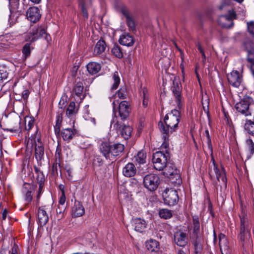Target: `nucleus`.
<instances>
[{
  "mask_svg": "<svg viewBox=\"0 0 254 254\" xmlns=\"http://www.w3.org/2000/svg\"><path fill=\"white\" fill-rule=\"evenodd\" d=\"M167 177L169 179L170 182L175 186H178L182 183V180L179 172Z\"/></svg>",
  "mask_w": 254,
  "mask_h": 254,
  "instance_id": "obj_36",
  "label": "nucleus"
},
{
  "mask_svg": "<svg viewBox=\"0 0 254 254\" xmlns=\"http://www.w3.org/2000/svg\"><path fill=\"white\" fill-rule=\"evenodd\" d=\"M43 187H44V184H39V189H38L37 194L36 196V199H37V201L38 203L39 202L41 194L43 192Z\"/></svg>",
  "mask_w": 254,
  "mask_h": 254,
  "instance_id": "obj_55",
  "label": "nucleus"
},
{
  "mask_svg": "<svg viewBox=\"0 0 254 254\" xmlns=\"http://www.w3.org/2000/svg\"><path fill=\"white\" fill-rule=\"evenodd\" d=\"M4 130L10 131L11 132L17 133L19 131H20V127H19L17 128H6V129H4Z\"/></svg>",
  "mask_w": 254,
  "mask_h": 254,
  "instance_id": "obj_61",
  "label": "nucleus"
},
{
  "mask_svg": "<svg viewBox=\"0 0 254 254\" xmlns=\"http://www.w3.org/2000/svg\"><path fill=\"white\" fill-rule=\"evenodd\" d=\"M132 128L129 126H124L121 130V134L125 139H128L131 136Z\"/></svg>",
  "mask_w": 254,
  "mask_h": 254,
  "instance_id": "obj_38",
  "label": "nucleus"
},
{
  "mask_svg": "<svg viewBox=\"0 0 254 254\" xmlns=\"http://www.w3.org/2000/svg\"><path fill=\"white\" fill-rule=\"evenodd\" d=\"M28 20L32 22L36 23L41 18L39 9L35 6L30 7L26 12Z\"/></svg>",
  "mask_w": 254,
  "mask_h": 254,
  "instance_id": "obj_15",
  "label": "nucleus"
},
{
  "mask_svg": "<svg viewBox=\"0 0 254 254\" xmlns=\"http://www.w3.org/2000/svg\"><path fill=\"white\" fill-rule=\"evenodd\" d=\"M248 61L251 64V69L254 76V49L252 48L248 51Z\"/></svg>",
  "mask_w": 254,
  "mask_h": 254,
  "instance_id": "obj_40",
  "label": "nucleus"
},
{
  "mask_svg": "<svg viewBox=\"0 0 254 254\" xmlns=\"http://www.w3.org/2000/svg\"><path fill=\"white\" fill-rule=\"evenodd\" d=\"M8 214V211L5 209L3 210L2 213V220H5Z\"/></svg>",
  "mask_w": 254,
  "mask_h": 254,
  "instance_id": "obj_63",
  "label": "nucleus"
},
{
  "mask_svg": "<svg viewBox=\"0 0 254 254\" xmlns=\"http://www.w3.org/2000/svg\"><path fill=\"white\" fill-rule=\"evenodd\" d=\"M116 95L121 99H125L127 98V94L126 88H120L116 93Z\"/></svg>",
  "mask_w": 254,
  "mask_h": 254,
  "instance_id": "obj_49",
  "label": "nucleus"
},
{
  "mask_svg": "<svg viewBox=\"0 0 254 254\" xmlns=\"http://www.w3.org/2000/svg\"><path fill=\"white\" fill-rule=\"evenodd\" d=\"M65 207L64 206L58 205L56 209L57 216L58 220L63 219L64 217V212Z\"/></svg>",
  "mask_w": 254,
  "mask_h": 254,
  "instance_id": "obj_48",
  "label": "nucleus"
},
{
  "mask_svg": "<svg viewBox=\"0 0 254 254\" xmlns=\"http://www.w3.org/2000/svg\"><path fill=\"white\" fill-rule=\"evenodd\" d=\"M134 38L128 33H124L122 34L119 39L120 44L127 47H131L134 43Z\"/></svg>",
  "mask_w": 254,
  "mask_h": 254,
  "instance_id": "obj_19",
  "label": "nucleus"
},
{
  "mask_svg": "<svg viewBox=\"0 0 254 254\" xmlns=\"http://www.w3.org/2000/svg\"><path fill=\"white\" fill-rule=\"evenodd\" d=\"M170 155L166 154L163 151H156L152 156L154 168L158 171H163L169 162Z\"/></svg>",
  "mask_w": 254,
  "mask_h": 254,
  "instance_id": "obj_6",
  "label": "nucleus"
},
{
  "mask_svg": "<svg viewBox=\"0 0 254 254\" xmlns=\"http://www.w3.org/2000/svg\"><path fill=\"white\" fill-rule=\"evenodd\" d=\"M18 251V247L17 245L14 244L12 248L9 251V254H19Z\"/></svg>",
  "mask_w": 254,
  "mask_h": 254,
  "instance_id": "obj_57",
  "label": "nucleus"
},
{
  "mask_svg": "<svg viewBox=\"0 0 254 254\" xmlns=\"http://www.w3.org/2000/svg\"><path fill=\"white\" fill-rule=\"evenodd\" d=\"M247 29L249 33L252 36H254V21H251L247 23Z\"/></svg>",
  "mask_w": 254,
  "mask_h": 254,
  "instance_id": "obj_51",
  "label": "nucleus"
},
{
  "mask_svg": "<svg viewBox=\"0 0 254 254\" xmlns=\"http://www.w3.org/2000/svg\"><path fill=\"white\" fill-rule=\"evenodd\" d=\"M33 47L31 46V43L25 44L22 48V53L25 59L30 56L31 50Z\"/></svg>",
  "mask_w": 254,
  "mask_h": 254,
  "instance_id": "obj_44",
  "label": "nucleus"
},
{
  "mask_svg": "<svg viewBox=\"0 0 254 254\" xmlns=\"http://www.w3.org/2000/svg\"><path fill=\"white\" fill-rule=\"evenodd\" d=\"M85 213L84 208L79 201H75L74 206L72 208V217H77L82 216Z\"/></svg>",
  "mask_w": 254,
  "mask_h": 254,
  "instance_id": "obj_25",
  "label": "nucleus"
},
{
  "mask_svg": "<svg viewBox=\"0 0 254 254\" xmlns=\"http://www.w3.org/2000/svg\"><path fill=\"white\" fill-rule=\"evenodd\" d=\"M160 183L159 177L154 174H149L145 175L143 178L144 187L150 191L155 190Z\"/></svg>",
  "mask_w": 254,
  "mask_h": 254,
  "instance_id": "obj_9",
  "label": "nucleus"
},
{
  "mask_svg": "<svg viewBox=\"0 0 254 254\" xmlns=\"http://www.w3.org/2000/svg\"><path fill=\"white\" fill-rule=\"evenodd\" d=\"M244 129L249 135L254 137V115L252 119H246Z\"/></svg>",
  "mask_w": 254,
  "mask_h": 254,
  "instance_id": "obj_29",
  "label": "nucleus"
},
{
  "mask_svg": "<svg viewBox=\"0 0 254 254\" xmlns=\"http://www.w3.org/2000/svg\"><path fill=\"white\" fill-rule=\"evenodd\" d=\"M174 242L178 246L185 247L188 243L187 234L181 231H177L174 235Z\"/></svg>",
  "mask_w": 254,
  "mask_h": 254,
  "instance_id": "obj_16",
  "label": "nucleus"
},
{
  "mask_svg": "<svg viewBox=\"0 0 254 254\" xmlns=\"http://www.w3.org/2000/svg\"><path fill=\"white\" fill-rule=\"evenodd\" d=\"M213 170L215 173L217 180L218 181L220 182L221 181L225 187H226L227 186V178L225 171L223 167H221V170H220L218 167V165L213 166Z\"/></svg>",
  "mask_w": 254,
  "mask_h": 254,
  "instance_id": "obj_22",
  "label": "nucleus"
},
{
  "mask_svg": "<svg viewBox=\"0 0 254 254\" xmlns=\"http://www.w3.org/2000/svg\"><path fill=\"white\" fill-rule=\"evenodd\" d=\"M219 245L222 254H231V251L228 245V241L226 236L220 233L218 236Z\"/></svg>",
  "mask_w": 254,
  "mask_h": 254,
  "instance_id": "obj_17",
  "label": "nucleus"
},
{
  "mask_svg": "<svg viewBox=\"0 0 254 254\" xmlns=\"http://www.w3.org/2000/svg\"><path fill=\"white\" fill-rule=\"evenodd\" d=\"M33 139L35 145H38L39 143L41 144H43L41 141V139L40 137V132L38 131V129H37L35 134L34 136L33 137Z\"/></svg>",
  "mask_w": 254,
  "mask_h": 254,
  "instance_id": "obj_50",
  "label": "nucleus"
},
{
  "mask_svg": "<svg viewBox=\"0 0 254 254\" xmlns=\"http://www.w3.org/2000/svg\"><path fill=\"white\" fill-rule=\"evenodd\" d=\"M237 15L233 9L228 10V14L221 15L218 20V23L223 28H231L233 27V20L236 19Z\"/></svg>",
  "mask_w": 254,
  "mask_h": 254,
  "instance_id": "obj_12",
  "label": "nucleus"
},
{
  "mask_svg": "<svg viewBox=\"0 0 254 254\" xmlns=\"http://www.w3.org/2000/svg\"><path fill=\"white\" fill-rule=\"evenodd\" d=\"M112 53L116 57L121 59L124 56V54L122 49L117 44H115L113 47L112 49Z\"/></svg>",
  "mask_w": 254,
  "mask_h": 254,
  "instance_id": "obj_37",
  "label": "nucleus"
},
{
  "mask_svg": "<svg viewBox=\"0 0 254 254\" xmlns=\"http://www.w3.org/2000/svg\"><path fill=\"white\" fill-rule=\"evenodd\" d=\"M163 171V175L166 177L169 176H172L174 174H176V173L179 172L175 165L173 163H170L169 162L167 163Z\"/></svg>",
  "mask_w": 254,
  "mask_h": 254,
  "instance_id": "obj_28",
  "label": "nucleus"
},
{
  "mask_svg": "<svg viewBox=\"0 0 254 254\" xmlns=\"http://www.w3.org/2000/svg\"><path fill=\"white\" fill-rule=\"evenodd\" d=\"M135 161L139 165H142L146 163V153L145 151L141 150L139 151L134 156Z\"/></svg>",
  "mask_w": 254,
  "mask_h": 254,
  "instance_id": "obj_32",
  "label": "nucleus"
},
{
  "mask_svg": "<svg viewBox=\"0 0 254 254\" xmlns=\"http://www.w3.org/2000/svg\"><path fill=\"white\" fill-rule=\"evenodd\" d=\"M159 215L161 218L169 219L173 216V211L167 208H162L159 210Z\"/></svg>",
  "mask_w": 254,
  "mask_h": 254,
  "instance_id": "obj_42",
  "label": "nucleus"
},
{
  "mask_svg": "<svg viewBox=\"0 0 254 254\" xmlns=\"http://www.w3.org/2000/svg\"><path fill=\"white\" fill-rule=\"evenodd\" d=\"M137 172L136 168L133 163L129 162L123 168V174L126 177L134 176Z\"/></svg>",
  "mask_w": 254,
  "mask_h": 254,
  "instance_id": "obj_24",
  "label": "nucleus"
},
{
  "mask_svg": "<svg viewBox=\"0 0 254 254\" xmlns=\"http://www.w3.org/2000/svg\"><path fill=\"white\" fill-rule=\"evenodd\" d=\"M10 14L9 21L14 23L17 18L24 14L28 7V5L24 2L20 3L19 0H9Z\"/></svg>",
  "mask_w": 254,
  "mask_h": 254,
  "instance_id": "obj_4",
  "label": "nucleus"
},
{
  "mask_svg": "<svg viewBox=\"0 0 254 254\" xmlns=\"http://www.w3.org/2000/svg\"><path fill=\"white\" fill-rule=\"evenodd\" d=\"M205 134L206 135V136L207 137V143L208 145V148L211 150V151H212V146L211 144V138L209 133V131L206 129L205 131Z\"/></svg>",
  "mask_w": 254,
  "mask_h": 254,
  "instance_id": "obj_54",
  "label": "nucleus"
},
{
  "mask_svg": "<svg viewBox=\"0 0 254 254\" xmlns=\"http://www.w3.org/2000/svg\"><path fill=\"white\" fill-rule=\"evenodd\" d=\"M163 137L164 139V141L162 144L160 149L162 150L161 151H163V152L166 154H168L170 155V149L169 148V142H168V137H165L164 136V134H163Z\"/></svg>",
  "mask_w": 254,
  "mask_h": 254,
  "instance_id": "obj_45",
  "label": "nucleus"
},
{
  "mask_svg": "<svg viewBox=\"0 0 254 254\" xmlns=\"http://www.w3.org/2000/svg\"><path fill=\"white\" fill-rule=\"evenodd\" d=\"M37 216L39 226L41 227L44 226L49 221V217L43 207L39 208Z\"/></svg>",
  "mask_w": 254,
  "mask_h": 254,
  "instance_id": "obj_21",
  "label": "nucleus"
},
{
  "mask_svg": "<svg viewBox=\"0 0 254 254\" xmlns=\"http://www.w3.org/2000/svg\"><path fill=\"white\" fill-rule=\"evenodd\" d=\"M61 150L57 149L55 153V157H56V162H59L61 161Z\"/></svg>",
  "mask_w": 254,
  "mask_h": 254,
  "instance_id": "obj_60",
  "label": "nucleus"
},
{
  "mask_svg": "<svg viewBox=\"0 0 254 254\" xmlns=\"http://www.w3.org/2000/svg\"><path fill=\"white\" fill-rule=\"evenodd\" d=\"M77 132V130L75 129L66 128L63 129L60 133L64 140L69 142Z\"/></svg>",
  "mask_w": 254,
  "mask_h": 254,
  "instance_id": "obj_23",
  "label": "nucleus"
},
{
  "mask_svg": "<svg viewBox=\"0 0 254 254\" xmlns=\"http://www.w3.org/2000/svg\"><path fill=\"white\" fill-rule=\"evenodd\" d=\"M134 230L138 232L142 233L146 228V223L143 219L135 218L133 220Z\"/></svg>",
  "mask_w": 254,
  "mask_h": 254,
  "instance_id": "obj_30",
  "label": "nucleus"
},
{
  "mask_svg": "<svg viewBox=\"0 0 254 254\" xmlns=\"http://www.w3.org/2000/svg\"><path fill=\"white\" fill-rule=\"evenodd\" d=\"M106 45L105 42L100 40L97 42L94 49V54L95 55H99L103 53L106 49Z\"/></svg>",
  "mask_w": 254,
  "mask_h": 254,
  "instance_id": "obj_33",
  "label": "nucleus"
},
{
  "mask_svg": "<svg viewBox=\"0 0 254 254\" xmlns=\"http://www.w3.org/2000/svg\"><path fill=\"white\" fill-rule=\"evenodd\" d=\"M34 190V187L29 183H24L22 191L24 195V199L27 203L30 202L32 200V190Z\"/></svg>",
  "mask_w": 254,
  "mask_h": 254,
  "instance_id": "obj_20",
  "label": "nucleus"
},
{
  "mask_svg": "<svg viewBox=\"0 0 254 254\" xmlns=\"http://www.w3.org/2000/svg\"><path fill=\"white\" fill-rule=\"evenodd\" d=\"M125 148L124 145L120 143L111 144L108 142H102L99 146L101 153L107 160H110L121 156Z\"/></svg>",
  "mask_w": 254,
  "mask_h": 254,
  "instance_id": "obj_2",
  "label": "nucleus"
},
{
  "mask_svg": "<svg viewBox=\"0 0 254 254\" xmlns=\"http://www.w3.org/2000/svg\"><path fill=\"white\" fill-rule=\"evenodd\" d=\"M120 10L126 18V22L129 31L135 33L136 30L135 21L128 8L124 6L121 8Z\"/></svg>",
  "mask_w": 254,
  "mask_h": 254,
  "instance_id": "obj_14",
  "label": "nucleus"
},
{
  "mask_svg": "<svg viewBox=\"0 0 254 254\" xmlns=\"http://www.w3.org/2000/svg\"><path fill=\"white\" fill-rule=\"evenodd\" d=\"M30 94V92L28 89H24L22 92V98L24 100H27Z\"/></svg>",
  "mask_w": 254,
  "mask_h": 254,
  "instance_id": "obj_59",
  "label": "nucleus"
},
{
  "mask_svg": "<svg viewBox=\"0 0 254 254\" xmlns=\"http://www.w3.org/2000/svg\"><path fill=\"white\" fill-rule=\"evenodd\" d=\"M229 83L234 87H238L241 83L242 76L238 71H233L227 75Z\"/></svg>",
  "mask_w": 254,
  "mask_h": 254,
  "instance_id": "obj_18",
  "label": "nucleus"
},
{
  "mask_svg": "<svg viewBox=\"0 0 254 254\" xmlns=\"http://www.w3.org/2000/svg\"><path fill=\"white\" fill-rule=\"evenodd\" d=\"M118 113L121 119L125 121L128 118L131 111L130 104L127 101L121 102L118 106Z\"/></svg>",
  "mask_w": 254,
  "mask_h": 254,
  "instance_id": "obj_13",
  "label": "nucleus"
},
{
  "mask_svg": "<svg viewBox=\"0 0 254 254\" xmlns=\"http://www.w3.org/2000/svg\"><path fill=\"white\" fill-rule=\"evenodd\" d=\"M114 127H115L116 129L118 130L119 129L121 128V126L119 124V122L117 121L114 124Z\"/></svg>",
  "mask_w": 254,
  "mask_h": 254,
  "instance_id": "obj_64",
  "label": "nucleus"
},
{
  "mask_svg": "<svg viewBox=\"0 0 254 254\" xmlns=\"http://www.w3.org/2000/svg\"><path fill=\"white\" fill-rule=\"evenodd\" d=\"M34 169L36 175V180L38 184H44L45 179L43 172L36 166H34Z\"/></svg>",
  "mask_w": 254,
  "mask_h": 254,
  "instance_id": "obj_41",
  "label": "nucleus"
},
{
  "mask_svg": "<svg viewBox=\"0 0 254 254\" xmlns=\"http://www.w3.org/2000/svg\"><path fill=\"white\" fill-rule=\"evenodd\" d=\"M146 247L151 252L157 251L159 248V243L156 240H150L146 243Z\"/></svg>",
  "mask_w": 254,
  "mask_h": 254,
  "instance_id": "obj_39",
  "label": "nucleus"
},
{
  "mask_svg": "<svg viewBox=\"0 0 254 254\" xmlns=\"http://www.w3.org/2000/svg\"><path fill=\"white\" fill-rule=\"evenodd\" d=\"M63 121V117L61 114H59L56 117V123L54 126V131L57 136L60 135L61 127Z\"/></svg>",
  "mask_w": 254,
  "mask_h": 254,
  "instance_id": "obj_35",
  "label": "nucleus"
},
{
  "mask_svg": "<svg viewBox=\"0 0 254 254\" xmlns=\"http://www.w3.org/2000/svg\"><path fill=\"white\" fill-rule=\"evenodd\" d=\"M201 102H202V104L204 105V103L203 102V99H202ZM208 105H209V102L207 101L206 102V107H205L204 105H203V108L204 111L207 114V115H208V114H209Z\"/></svg>",
  "mask_w": 254,
  "mask_h": 254,
  "instance_id": "obj_62",
  "label": "nucleus"
},
{
  "mask_svg": "<svg viewBox=\"0 0 254 254\" xmlns=\"http://www.w3.org/2000/svg\"><path fill=\"white\" fill-rule=\"evenodd\" d=\"M91 0H78L79 5L81 7L83 16L87 19L88 17V13L87 12V6L90 3Z\"/></svg>",
  "mask_w": 254,
  "mask_h": 254,
  "instance_id": "obj_34",
  "label": "nucleus"
},
{
  "mask_svg": "<svg viewBox=\"0 0 254 254\" xmlns=\"http://www.w3.org/2000/svg\"><path fill=\"white\" fill-rule=\"evenodd\" d=\"M252 99L248 96L245 97L239 102L236 103L235 108L237 112L246 117L252 115V109L250 107Z\"/></svg>",
  "mask_w": 254,
  "mask_h": 254,
  "instance_id": "obj_8",
  "label": "nucleus"
},
{
  "mask_svg": "<svg viewBox=\"0 0 254 254\" xmlns=\"http://www.w3.org/2000/svg\"><path fill=\"white\" fill-rule=\"evenodd\" d=\"M147 93V90H146L145 89H143V91H142V93H143L142 96H143V98L142 103H143V105L144 107H146L147 106V104H148V100H147V99H146Z\"/></svg>",
  "mask_w": 254,
  "mask_h": 254,
  "instance_id": "obj_56",
  "label": "nucleus"
},
{
  "mask_svg": "<svg viewBox=\"0 0 254 254\" xmlns=\"http://www.w3.org/2000/svg\"><path fill=\"white\" fill-rule=\"evenodd\" d=\"M35 156L38 164H41L44 159L45 149L43 144L35 145Z\"/></svg>",
  "mask_w": 254,
  "mask_h": 254,
  "instance_id": "obj_26",
  "label": "nucleus"
},
{
  "mask_svg": "<svg viewBox=\"0 0 254 254\" xmlns=\"http://www.w3.org/2000/svg\"><path fill=\"white\" fill-rule=\"evenodd\" d=\"M88 72L92 75L95 74L101 70V66L99 63L96 62H90L86 65Z\"/></svg>",
  "mask_w": 254,
  "mask_h": 254,
  "instance_id": "obj_31",
  "label": "nucleus"
},
{
  "mask_svg": "<svg viewBox=\"0 0 254 254\" xmlns=\"http://www.w3.org/2000/svg\"><path fill=\"white\" fill-rule=\"evenodd\" d=\"M171 90L175 98L177 108L181 109L184 104V99L182 94V86L179 78H174L171 87Z\"/></svg>",
  "mask_w": 254,
  "mask_h": 254,
  "instance_id": "obj_5",
  "label": "nucleus"
},
{
  "mask_svg": "<svg viewBox=\"0 0 254 254\" xmlns=\"http://www.w3.org/2000/svg\"><path fill=\"white\" fill-rule=\"evenodd\" d=\"M77 110H78L75 108V102L73 101L71 102L66 109V115L68 117H70L71 115L75 114Z\"/></svg>",
  "mask_w": 254,
  "mask_h": 254,
  "instance_id": "obj_43",
  "label": "nucleus"
},
{
  "mask_svg": "<svg viewBox=\"0 0 254 254\" xmlns=\"http://www.w3.org/2000/svg\"><path fill=\"white\" fill-rule=\"evenodd\" d=\"M162 196L165 204L169 206L176 205L179 200L178 191L173 189H167L162 193Z\"/></svg>",
  "mask_w": 254,
  "mask_h": 254,
  "instance_id": "obj_10",
  "label": "nucleus"
},
{
  "mask_svg": "<svg viewBox=\"0 0 254 254\" xmlns=\"http://www.w3.org/2000/svg\"><path fill=\"white\" fill-rule=\"evenodd\" d=\"M192 231L190 239L194 248L195 254H200L203 250V239L200 234V223L197 216L192 217Z\"/></svg>",
  "mask_w": 254,
  "mask_h": 254,
  "instance_id": "obj_3",
  "label": "nucleus"
},
{
  "mask_svg": "<svg viewBox=\"0 0 254 254\" xmlns=\"http://www.w3.org/2000/svg\"><path fill=\"white\" fill-rule=\"evenodd\" d=\"M246 145L250 154L253 155L254 153V142L250 137L246 140Z\"/></svg>",
  "mask_w": 254,
  "mask_h": 254,
  "instance_id": "obj_46",
  "label": "nucleus"
},
{
  "mask_svg": "<svg viewBox=\"0 0 254 254\" xmlns=\"http://www.w3.org/2000/svg\"><path fill=\"white\" fill-rule=\"evenodd\" d=\"M61 161L59 162H56L54 163L52 167V174L53 175H56L58 174V166H60Z\"/></svg>",
  "mask_w": 254,
  "mask_h": 254,
  "instance_id": "obj_53",
  "label": "nucleus"
},
{
  "mask_svg": "<svg viewBox=\"0 0 254 254\" xmlns=\"http://www.w3.org/2000/svg\"><path fill=\"white\" fill-rule=\"evenodd\" d=\"M240 228L238 236L241 242H244L250 235V229L248 219L244 214L240 215Z\"/></svg>",
  "mask_w": 254,
  "mask_h": 254,
  "instance_id": "obj_11",
  "label": "nucleus"
},
{
  "mask_svg": "<svg viewBox=\"0 0 254 254\" xmlns=\"http://www.w3.org/2000/svg\"><path fill=\"white\" fill-rule=\"evenodd\" d=\"M34 120L32 118H29L27 124V120H25V129L29 130L34 126Z\"/></svg>",
  "mask_w": 254,
  "mask_h": 254,
  "instance_id": "obj_52",
  "label": "nucleus"
},
{
  "mask_svg": "<svg viewBox=\"0 0 254 254\" xmlns=\"http://www.w3.org/2000/svg\"><path fill=\"white\" fill-rule=\"evenodd\" d=\"M114 83L112 86L111 90H116L120 83V78L117 72L114 73L113 75Z\"/></svg>",
  "mask_w": 254,
  "mask_h": 254,
  "instance_id": "obj_47",
  "label": "nucleus"
},
{
  "mask_svg": "<svg viewBox=\"0 0 254 254\" xmlns=\"http://www.w3.org/2000/svg\"><path fill=\"white\" fill-rule=\"evenodd\" d=\"M65 202V194H62L60 196L59 201V205L60 206H64V203Z\"/></svg>",
  "mask_w": 254,
  "mask_h": 254,
  "instance_id": "obj_58",
  "label": "nucleus"
},
{
  "mask_svg": "<svg viewBox=\"0 0 254 254\" xmlns=\"http://www.w3.org/2000/svg\"><path fill=\"white\" fill-rule=\"evenodd\" d=\"M77 78L76 79L75 83L73 88V92L80 99H83L85 96V95L83 93L84 89L83 84L82 81H80V80L77 81Z\"/></svg>",
  "mask_w": 254,
  "mask_h": 254,
  "instance_id": "obj_27",
  "label": "nucleus"
},
{
  "mask_svg": "<svg viewBox=\"0 0 254 254\" xmlns=\"http://www.w3.org/2000/svg\"><path fill=\"white\" fill-rule=\"evenodd\" d=\"M178 109L172 110L167 114L164 118V123L160 121L158 123V128L160 132L167 137L170 134L176 132L179 128V124L181 116V113Z\"/></svg>",
  "mask_w": 254,
  "mask_h": 254,
  "instance_id": "obj_1",
  "label": "nucleus"
},
{
  "mask_svg": "<svg viewBox=\"0 0 254 254\" xmlns=\"http://www.w3.org/2000/svg\"><path fill=\"white\" fill-rule=\"evenodd\" d=\"M43 37L47 41L51 40L50 35L48 34L45 29L42 26H35L25 36L26 41L33 42L38 38Z\"/></svg>",
  "mask_w": 254,
  "mask_h": 254,
  "instance_id": "obj_7",
  "label": "nucleus"
}]
</instances>
